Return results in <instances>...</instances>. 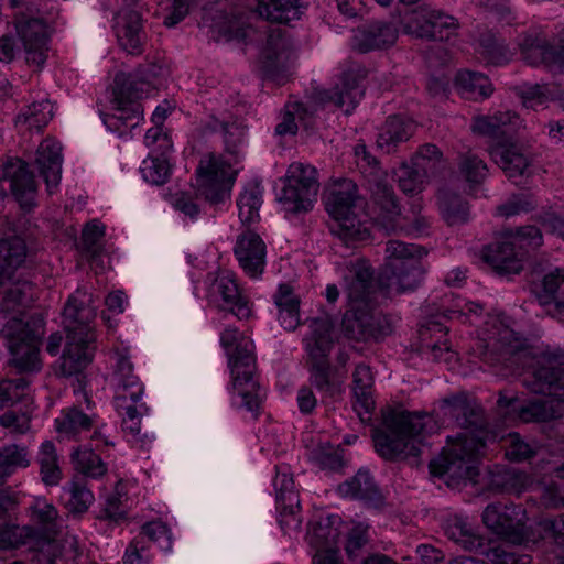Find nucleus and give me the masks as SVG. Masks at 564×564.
Returning <instances> with one entry per match:
<instances>
[{
    "mask_svg": "<svg viewBox=\"0 0 564 564\" xmlns=\"http://www.w3.org/2000/svg\"><path fill=\"white\" fill-rule=\"evenodd\" d=\"M444 403L447 414L465 432L455 438H447V446L440 457L430 462V471L457 484L462 480L476 481L479 474L478 460L487 444L496 442L499 434L489 427L484 409L476 399L462 393L445 399Z\"/></svg>",
    "mask_w": 564,
    "mask_h": 564,
    "instance_id": "f257e3e1",
    "label": "nucleus"
},
{
    "mask_svg": "<svg viewBox=\"0 0 564 564\" xmlns=\"http://www.w3.org/2000/svg\"><path fill=\"white\" fill-rule=\"evenodd\" d=\"M0 301V314L20 312L30 306L39 295V288L31 281L18 279L8 282ZM45 333V322L42 315L34 314L26 319L22 314L10 317L2 326L0 336L12 355V364L20 372H33L41 369L39 345Z\"/></svg>",
    "mask_w": 564,
    "mask_h": 564,
    "instance_id": "f03ea898",
    "label": "nucleus"
},
{
    "mask_svg": "<svg viewBox=\"0 0 564 564\" xmlns=\"http://www.w3.org/2000/svg\"><path fill=\"white\" fill-rule=\"evenodd\" d=\"M96 314L94 296L87 290L78 288L67 299L62 313L66 332V346L59 359L63 377L77 375L91 362L96 349Z\"/></svg>",
    "mask_w": 564,
    "mask_h": 564,
    "instance_id": "7ed1b4c3",
    "label": "nucleus"
},
{
    "mask_svg": "<svg viewBox=\"0 0 564 564\" xmlns=\"http://www.w3.org/2000/svg\"><path fill=\"white\" fill-rule=\"evenodd\" d=\"M381 426L372 431L377 453L388 460L412 458L416 464L424 438L435 426L433 417L390 406L381 410Z\"/></svg>",
    "mask_w": 564,
    "mask_h": 564,
    "instance_id": "20e7f679",
    "label": "nucleus"
},
{
    "mask_svg": "<svg viewBox=\"0 0 564 564\" xmlns=\"http://www.w3.org/2000/svg\"><path fill=\"white\" fill-rule=\"evenodd\" d=\"M245 133L246 128L242 124L228 122L223 128L225 154L228 159L212 153L207 161H200L196 170L198 192L212 204L224 202L235 183L236 171L232 170V164L240 159Z\"/></svg>",
    "mask_w": 564,
    "mask_h": 564,
    "instance_id": "39448f33",
    "label": "nucleus"
},
{
    "mask_svg": "<svg viewBox=\"0 0 564 564\" xmlns=\"http://www.w3.org/2000/svg\"><path fill=\"white\" fill-rule=\"evenodd\" d=\"M359 202L356 183L347 178L335 182L325 197V208L333 219L329 230L346 247L355 248L370 238L367 221L360 217Z\"/></svg>",
    "mask_w": 564,
    "mask_h": 564,
    "instance_id": "423d86ee",
    "label": "nucleus"
},
{
    "mask_svg": "<svg viewBox=\"0 0 564 564\" xmlns=\"http://www.w3.org/2000/svg\"><path fill=\"white\" fill-rule=\"evenodd\" d=\"M220 344L228 357L234 391L242 398V405L248 411H258L260 406V386L254 379L253 343L243 337L238 329L229 327L221 333Z\"/></svg>",
    "mask_w": 564,
    "mask_h": 564,
    "instance_id": "0eeeda50",
    "label": "nucleus"
},
{
    "mask_svg": "<svg viewBox=\"0 0 564 564\" xmlns=\"http://www.w3.org/2000/svg\"><path fill=\"white\" fill-rule=\"evenodd\" d=\"M311 335L303 339L308 356L310 382L327 397L341 392L343 380L336 378V369L330 366L328 356L333 349L332 323L328 318H313Z\"/></svg>",
    "mask_w": 564,
    "mask_h": 564,
    "instance_id": "6e6552de",
    "label": "nucleus"
},
{
    "mask_svg": "<svg viewBox=\"0 0 564 564\" xmlns=\"http://www.w3.org/2000/svg\"><path fill=\"white\" fill-rule=\"evenodd\" d=\"M318 188L316 169L312 165L295 162L288 169L279 200L288 212L295 214L308 212L313 207Z\"/></svg>",
    "mask_w": 564,
    "mask_h": 564,
    "instance_id": "1a4fd4ad",
    "label": "nucleus"
},
{
    "mask_svg": "<svg viewBox=\"0 0 564 564\" xmlns=\"http://www.w3.org/2000/svg\"><path fill=\"white\" fill-rule=\"evenodd\" d=\"M295 59L293 41L281 29L271 30L260 55V70L268 79L279 84L285 82Z\"/></svg>",
    "mask_w": 564,
    "mask_h": 564,
    "instance_id": "9d476101",
    "label": "nucleus"
},
{
    "mask_svg": "<svg viewBox=\"0 0 564 564\" xmlns=\"http://www.w3.org/2000/svg\"><path fill=\"white\" fill-rule=\"evenodd\" d=\"M525 520V510L513 502H492L482 512L484 524L514 544H521L527 538Z\"/></svg>",
    "mask_w": 564,
    "mask_h": 564,
    "instance_id": "9b49d317",
    "label": "nucleus"
},
{
    "mask_svg": "<svg viewBox=\"0 0 564 564\" xmlns=\"http://www.w3.org/2000/svg\"><path fill=\"white\" fill-rule=\"evenodd\" d=\"M373 307L375 303L352 306L345 313L343 330L346 337L358 341H378L392 332L389 319L373 312Z\"/></svg>",
    "mask_w": 564,
    "mask_h": 564,
    "instance_id": "f8f14e48",
    "label": "nucleus"
},
{
    "mask_svg": "<svg viewBox=\"0 0 564 564\" xmlns=\"http://www.w3.org/2000/svg\"><path fill=\"white\" fill-rule=\"evenodd\" d=\"M521 382L530 392L564 402V368L555 356H543L522 373Z\"/></svg>",
    "mask_w": 564,
    "mask_h": 564,
    "instance_id": "ddd939ff",
    "label": "nucleus"
},
{
    "mask_svg": "<svg viewBox=\"0 0 564 564\" xmlns=\"http://www.w3.org/2000/svg\"><path fill=\"white\" fill-rule=\"evenodd\" d=\"M141 0H124L117 14L116 36L122 50L131 55L143 53L147 42Z\"/></svg>",
    "mask_w": 564,
    "mask_h": 564,
    "instance_id": "4468645a",
    "label": "nucleus"
},
{
    "mask_svg": "<svg viewBox=\"0 0 564 564\" xmlns=\"http://www.w3.org/2000/svg\"><path fill=\"white\" fill-rule=\"evenodd\" d=\"M9 182V187L21 208L30 212L35 206L36 184L25 162L11 159L0 166V183ZM7 189L0 184V213L4 207Z\"/></svg>",
    "mask_w": 564,
    "mask_h": 564,
    "instance_id": "2eb2a0df",
    "label": "nucleus"
},
{
    "mask_svg": "<svg viewBox=\"0 0 564 564\" xmlns=\"http://www.w3.org/2000/svg\"><path fill=\"white\" fill-rule=\"evenodd\" d=\"M420 259L387 262L379 275L378 286L387 296L414 291L423 279Z\"/></svg>",
    "mask_w": 564,
    "mask_h": 564,
    "instance_id": "dca6fc26",
    "label": "nucleus"
},
{
    "mask_svg": "<svg viewBox=\"0 0 564 564\" xmlns=\"http://www.w3.org/2000/svg\"><path fill=\"white\" fill-rule=\"evenodd\" d=\"M488 346L486 361L492 367L501 366L500 375L508 376L527 366L530 352L510 329L505 328Z\"/></svg>",
    "mask_w": 564,
    "mask_h": 564,
    "instance_id": "f3484780",
    "label": "nucleus"
},
{
    "mask_svg": "<svg viewBox=\"0 0 564 564\" xmlns=\"http://www.w3.org/2000/svg\"><path fill=\"white\" fill-rule=\"evenodd\" d=\"M15 29L24 46L26 63L42 67L48 52V36L44 21L20 15L15 20Z\"/></svg>",
    "mask_w": 564,
    "mask_h": 564,
    "instance_id": "a211bd4d",
    "label": "nucleus"
},
{
    "mask_svg": "<svg viewBox=\"0 0 564 564\" xmlns=\"http://www.w3.org/2000/svg\"><path fill=\"white\" fill-rule=\"evenodd\" d=\"M208 301L221 311H227L239 319L251 315L250 302L245 296L236 280L230 275H221L214 280L208 290Z\"/></svg>",
    "mask_w": 564,
    "mask_h": 564,
    "instance_id": "6ab92c4d",
    "label": "nucleus"
},
{
    "mask_svg": "<svg viewBox=\"0 0 564 564\" xmlns=\"http://www.w3.org/2000/svg\"><path fill=\"white\" fill-rule=\"evenodd\" d=\"M345 281L349 308L375 303L377 284L373 278V269L367 260L350 261L347 265Z\"/></svg>",
    "mask_w": 564,
    "mask_h": 564,
    "instance_id": "aec40b11",
    "label": "nucleus"
},
{
    "mask_svg": "<svg viewBox=\"0 0 564 564\" xmlns=\"http://www.w3.org/2000/svg\"><path fill=\"white\" fill-rule=\"evenodd\" d=\"M234 254L246 274L252 279L259 278L265 267L267 246L259 234L246 229L238 235Z\"/></svg>",
    "mask_w": 564,
    "mask_h": 564,
    "instance_id": "412c9836",
    "label": "nucleus"
},
{
    "mask_svg": "<svg viewBox=\"0 0 564 564\" xmlns=\"http://www.w3.org/2000/svg\"><path fill=\"white\" fill-rule=\"evenodd\" d=\"M519 46L524 61L530 65H558L564 67V34L560 37L557 47L549 44L546 36L541 32L525 33Z\"/></svg>",
    "mask_w": 564,
    "mask_h": 564,
    "instance_id": "4be33fe9",
    "label": "nucleus"
},
{
    "mask_svg": "<svg viewBox=\"0 0 564 564\" xmlns=\"http://www.w3.org/2000/svg\"><path fill=\"white\" fill-rule=\"evenodd\" d=\"M375 219L388 234H395V225L403 215L392 185L383 181L371 187Z\"/></svg>",
    "mask_w": 564,
    "mask_h": 564,
    "instance_id": "5701e85b",
    "label": "nucleus"
},
{
    "mask_svg": "<svg viewBox=\"0 0 564 564\" xmlns=\"http://www.w3.org/2000/svg\"><path fill=\"white\" fill-rule=\"evenodd\" d=\"M481 258L498 275L518 274L523 269L524 252L508 239L484 247Z\"/></svg>",
    "mask_w": 564,
    "mask_h": 564,
    "instance_id": "b1692460",
    "label": "nucleus"
},
{
    "mask_svg": "<svg viewBox=\"0 0 564 564\" xmlns=\"http://www.w3.org/2000/svg\"><path fill=\"white\" fill-rule=\"evenodd\" d=\"M398 35V29L393 23L371 21L357 28L354 47L360 53L388 48L397 42Z\"/></svg>",
    "mask_w": 564,
    "mask_h": 564,
    "instance_id": "393cba45",
    "label": "nucleus"
},
{
    "mask_svg": "<svg viewBox=\"0 0 564 564\" xmlns=\"http://www.w3.org/2000/svg\"><path fill=\"white\" fill-rule=\"evenodd\" d=\"M365 94L360 82L355 75L346 74L341 77L340 84L318 90L316 98L322 104H332L341 109L346 115L352 112Z\"/></svg>",
    "mask_w": 564,
    "mask_h": 564,
    "instance_id": "a878e982",
    "label": "nucleus"
},
{
    "mask_svg": "<svg viewBox=\"0 0 564 564\" xmlns=\"http://www.w3.org/2000/svg\"><path fill=\"white\" fill-rule=\"evenodd\" d=\"M373 383L371 368L364 362L358 364L352 372L354 410L364 423L371 420L375 409Z\"/></svg>",
    "mask_w": 564,
    "mask_h": 564,
    "instance_id": "bb28decb",
    "label": "nucleus"
},
{
    "mask_svg": "<svg viewBox=\"0 0 564 564\" xmlns=\"http://www.w3.org/2000/svg\"><path fill=\"white\" fill-rule=\"evenodd\" d=\"M115 359L113 378L118 386L117 401L130 400L131 402H138L143 393V386L133 372V366L127 349H117L115 351Z\"/></svg>",
    "mask_w": 564,
    "mask_h": 564,
    "instance_id": "cd10ccee",
    "label": "nucleus"
},
{
    "mask_svg": "<svg viewBox=\"0 0 564 564\" xmlns=\"http://www.w3.org/2000/svg\"><path fill=\"white\" fill-rule=\"evenodd\" d=\"M62 161V145L59 142L50 138L43 140L36 151L35 165L50 193L59 184Z\"/></svg>",
    "mask_w": 564,
    "mask_h": 564,
    "instance_id": "c85d7f7f",
    "label": "nucleus"
},
{
    "mask_svg": "<svg viewBox=\"0 0 564 564\" xmlns=\"http://www.w3.org/2000/svg\"><path fill=\"white\" fill-rule=\"evenodd\" d=\"M490 155L510 180L523 176L530 165L529 155L512 142L497 143Z\"/></svg>",
    "mask_w": 564,
    "mask_h": 564,
    "instance_id": "c756f323",
    "label": "nucleus"
},
{
    "mask_svg": "<svg viewBox=\"0 0 564 564\" xmlns=\"http://www.w3.org/2000/svg\"><path fill=\"white\" fill-rule=\"evenodd\" d=\"M414 130L415 124L412 120L401 116H390L379 130L377 147L389 154L400 143L408 141L413 135Z\"/></svg>",
    "mask_w": 564,
    "mask_h": 564,
    "instance_id": "7c9ffc66",
    "label": "nucleus"
},
{
    "mask_svg": "<svg viewBox=\"0 0 564 564\" xmlns=\"http://www.w3.org/2000/svg\"><path fill=\"white\" fill-rule=\"evenodd\" d=\"M26 258V245L20 235L0 240V286L13 279L14 272Z\"/></svg>",
    "mask_w": 564,
    "mask_h": 564,
    "instance_id": "2f4dec72",
    "label": "nucleus"
},
{
    "mask_svg": "<svg viewBox=\"0 0 564 564\" xmlns=\"http://www.w3.org/2000/svg\"><path fill=\"white\" fill-rule=\"evenodd\" d=\"M338 491L344 497H351L366 502L378 505L382 501L379 488L368 470L359 469L358 473L338 486Z\"/></svg>",
    "mask_w": 564,
    "mask_h": 564,
    "instance_id": "473e14b6",
    "label": "nucleus"
},
{
    "mask_svg": "<svg viewBox=\"0 0 564 564\" xmlns=\"http://www.w3.org/2000/svg\"><path fill=\"white\" fill-rule=\"evenodd\" d=\"M443 528L446 536L465 550L474 551L482 546V538L466 517L451 516L445 520Z\"/></svg>",
    "mask_w": 564,
    "mask_h": 564,
    "instance_id": "72a5a7b5",
    "label": "nucleus"
},
{
    "mask_svg": "<svg viewBox=\"0 0 564 564\" xmlns=\"http://www.w3.org/2000/svg\"><path fill=\"white\" fill-rule=\"evenodd\" d=\"M437 204L442 218L448 226L463 225L469 220V204L457 193L449 189L438 191Z\"/></svg>",
    "mask_w": 564,
    "mask_h": 564,
    "instance_id": "f704fd0d",
    "label": "nucleus"
},
{
    "mask_svg": "<svg viewBox=\"0 0 564 564\" xmlns=\"http://www.w3.org/2000/svg\"><path fill=\"white\" fill-rule=\"evenodd\" d=\"M457 28L458 23L454 17L433 10L429 12L426 20L417 26L415 33L420 37L445 41L456 32Z\"/></svg>",
    "mask_w": 564,
    "mask_h": 564,
    "instance_id": "c9c22d12",
    "label": "nucleus"
},
{
    "mask_svg": "<svg viewBox=\"0 0 564 564\" xmlns=\"http://www.w3.org/2000/svg\"><path fill=\"white\" fill-rule=\"evenodd\" d=\"M455 86L464 98L476 101L488 98L494 91L491 82L486 75L471 70L458 72Z\"/></svg>",
    "mask_w": 564,
    "mask_h": 564,
    "instance_id": "e433bc0d",
    "label": "nucleus"
},
{
    "mask_svg": "<svg viewBox=\"0 0 564 564\" xmlns=\"http://www.w3.org/2000/svg\"><path fill=\"white\" fill-rule=\"evenodd\" d=\"M257 12L274 23H289L301 14L299 0H258Z\"/></svg>",
    "mask_w": 564,
    "mask_h": 564,
    "instance_id": "4c0bfd02",
    "label": "nucleus"
},
{
    "mask_svg": "<svg viewBox=\"0 0 564 564\" xmlns=\"http://www.w3.org/2000/svg\"><path fill=\"white\" fill-rule=\"evenodd\" d=\"M457 172L469 189L478 188L487 178L489 169L486 162L471 151L459 153L457 156Z\"/></svg>",
    "mask_w": 564,
    "mask_h": 564,
    "instance_id": "58836bf2",
    "label": "nucleus"
},
{
    "mask_svg": "<svg viewBox=\"0 0 564 564\" xmlns=\"http://www.w3.org/2000/svg\"><path fill=\"white\" fill-rule=\"evenodd\" d=\"M95 415L85 413L78 406L74 405L62 412V415L55 420L58 434L73 438L79 433L89 431L93 426Z\"/></svg>",
    "mask_w": 564,
    "mask_h": 564,
    "instance_id": "ea45409f",
    "label": "nucleus"
},
{
    "mask_svg": "<svg viewBox=\"0 0 564 564\" xmlns=\"http://www.w3.org/2000/svg\"><path fill=\"white\" fill-rule=\"evenodd\" d=\"M262 191L258 184H248L237 198L238 216L243 226L249 229L260 220Z\"/></svg>",
    "mask_w": 564,
    "mask_h": 564,
    "instance_id": "a19ab883",
    "label": "nucleus"
},
{
    "mask_svg": "<svg viewBox=\"0 0 564 564\" xmlns=\"http://www.w3.org/2000/svg\"><path fill=\"white\" fill-rule=\"evenodd\" d=\"M42 481L46 486H57L62 479V469L58 464L56 447L51 441H45L40 446L36 455Z\"/></svg>",
    "mask_w": 564,
    "mask_h": 564,
    "instance_id": "79ce46f5",
    "label": "nucleus"
},
{
    "mask_svg": "<svg viewBox=\"0 0 564 564\" xmlns=\"http://www.w3.org/2000/svg\"><path fill=\"white\" fill-rule=\"evenodd\" d=\"M105 236V226L98 220H91L86 224L82 232L83 254L91 263L98 264L104 254L102 238Z\"/></svg>",
    "mask_w": 564,
    "mask_h": 564,
    "instance_id": "37998d69",
    "label": "nucleus"
},
{
    "mask_svg": "<svg viewBox=\"0 0 564 564\" xmlns=\"http://www.w3.org/2000/svg\"><path fill=\"white\" fill-rule=\"evenodd\" d=\"M52 119V106L47 100L26 106L15 118V126L41 131Z\"/></svg>",
    "mask_w": 564,
    "mask_h": 564,
    "instance_id": "c03bdc74",
    "label": "nucleus"
},
{
    "mask_svg": "<svg viewBox=\"0 0 564 564\" xmlns=\"http://www.w3.org/2000/svg\"><path fill=\"white\" fill-rule=\"evenodd\" d=\"M338 518L327 517L326 519L319 520L313 528L310 543L317 549V551L324 550H337V543L339 539V530L334 527L335 521Z\"/></svg>",
    "mask_w": 564,
    "mask_h": 564,
    "instance_id": "a18cd8bd",
    "label": "nucleus"
},
{
    "mask_svg": "<svg viewBox=\"0 0 564 564\" xmlns=\"http://www.w3.org/2000/svg\"><path fill=\"white\" fill-rule=\"evenodd\" d=\"M116 101L117 102H138L144 93L145 79H138L132 74H118L115 78Z\"/></svg>",
    "mask_w": 564,
    "mask_h": 564,
    "instance_id": "49530a36",
    "label": "nucleus"
},
{
    "mask_svg": "<svg viewBox=\"0 0 564 564\" xmlns=\"http://www.w3.org/2000/svg\"><path fill=\"white\" fill-rule=\"evenodd\" d=\"M479 53L488 64L501 66L510 61V52L506 45L490 32L479 37Z\"/></svg>",
    "mask_w": 564,
    "mask_h": 564,
    "instance_id": "de8ad7c7",
    "label": "nucleus"
},
{
    "mask_svg": "<svg viewBox=\"0 0 564 564\" xmlns=\"http://www.w3.org/2000/svg\"><path fill=\"white\" fill-rule=\"evenodd\" d=\"M70 457L74 468L87 477L97 478L107 471L105 463L91 449L77 448Z\"/></svg>",
    "mask_w": 564,
    "mask_h": 564,
    "instance_id": "09e8293b",
    "label": "nucleus"
},
{
    "mask_svg": "<svg viewBox=\"0 0 564 564\" xmlns=\"http://www.w3.org/2000/svg\"><path fill=\"white\" fill-rule=\"evenodd\" d=\"M370 545L369 525L362 522L355 524L347 533L345 552L350 561L364 558Z\"/></svg>",
    "mask_w": 564,
    "mask_h": 564,
    "instance_id": "8fccbe9b",
    "label": "nucleus"
},
{
    "mask_svg": "<svg viewBox=\"0 0 564 564\" xmlns=\"http://www.w3.org/2000/svg\"><path fill=\"white\" fill-rule=\"evenodd\" d=\"M422 205L415 200L412 203L406 215H402L395 225V232H404L408 235H423L430 227L427 217L421 215Z\"/></svg>",
    "mask_w": 564,
    "mask_h": 564,
    "instance_id": "3c124183",
    "label": "nucleus"
},
{
    "mask_svg": "<svg viewBox=\"0 0 564 564\" xmlns=\"http://www.w3.org/2000/svg\"><path fill=\"white\" fill-rule=\"evenodd\" d=\"M140 172L147 182L163 185L170 178L171 165L164 155H149L143 160Z\"/></svg>",
    "mask_w": 564,
    "mask_h": 564,
    "instance_id": "603ef678",
    "label": "nucleus"
},
{
    "mask_svg": "<svg viewBox=\"0 0 564 564\" xmlns=\"http://www.w3.org/2000/svg\"><path fill=\"white\" fill-rule=\"evenodd\" d=\"M65 489L69 494V499L65 507L73 516H80L85 513L94 502L95 498L93 492L83 481H72Z\"/></svg>",
    "mask_w": 564,
    "mask_h": 564,
    "instance_id": "864d4df0",
    "label": "nucleus"
},
{
    "mask_svg": "<svg viewBox=\"0 0 564 564\" xmlns=\"http://www.w3.org/2000/svg\"><path fill=\"white\" fill-rule=\"evenodd\" d=\"M443 162V153L441 150L431 143H426L419 148L412 156L411 163L427 176L434 175Z\"/></svg>",
    "mask_w": 564,
    "mask_h": 564,
    "instance_id": "5fc2aeb1",
    "label": "nucleus"
},
{
    "mask_svg": "<svg viewBox=\"0 0 564 564\" xmlns=\"http://www.w3.org/2000/svg\"><path fill=\"white\" fill-rule=\"evenodd\" d=\"M29 466L28 451L18 445H10L0 451V484L10 476L17 467Z\"/></svg>",
    "mask_w": 564,
    "mask_h": 564,
    "instance_id": "6e6d98bb",
    "label": "nucleus"
},
{
    "mask_svg": "<svg viewBox=\"0 0 564 564\" xmlns=\"http://www.w3.org/2000/svg\"><path fill=\"white\" fill-rule=\"evenodd\" d=\"M429 176L415 165L403 164L398 172L399 187L404 194L414 195L423 189V184Z\"/></svg>",
    "mask_w": 564,
    "mask_h": 564,
    "instance_id": "4d7b16f0",
    "label": "nucleus"
},
{
    "mask_svg": "<svg viewBox=\"0 0 564 564\" xmlns=\"http://www.w3.org/2000/svg\"><path fill=\"white\" fill-rule=\"evenodd\" d=\"M116 115H105L104 123L107 126L113 124L111 121H120L123 126L134 128L142 119L143 108L139 102H117Z\"/></svg>",
    "mask_w": 564,
    "mask_h": 564,
    "instance_id": "13d9d810",
    "label": "nucleus"
},
{
    "mask_svg": "<svg viewBox=\"0 0 564 564\" xmlns=\"http://www.w3.org/2000/svg\"><path fill=\"white\" fill-rule=\"evenodd\" d=\"M138 535H143L144 541L154 543L162 551H169L172 547V536L170 529L162 521H151L142 525Z\"/></svg>",
    "mask_w": 564,
    "mask_h": 564,
    "instance_id": "bf43d9fd",
    "label": "nucleus"
},
{
    "mask_svg": "<svg viewBox=\"0 0 564 564\" xmlns=\"http://www.w3.org/2000/svg\"><path fill=\"white\" fill-rule=\"evenodd\" d=\"M564 282V269L555 268L544 275L541 291H536V299L541 305H550L556 302V293Z\"/></svg>",
    "mask_w": 564,
    "mask_h": 564,
    "instance_id": "052dcab7",
    "label": "nucleus"
},
{
    "mask_svg": "<svg viewBox=\"0 0 564 564\" xmlns=\"http://www.w3.org/2000/svg\"><path fill=\"white\" fill-rule=\"evenodd\" d=\"M307 113V109L301 102L286 104L282 121L275 127L276 134H295L297 132L296 119L304 121Z\"/></svg>",
    "mask_w": 564,
    "mask_h": 564,
    "instance_id": "680f3d73",
    "label": "nucleus"
},
{
    "mask_svg": "<svg viewBox=\"0 0 564 564\" xmlns=\"http://www.w3.org/2000/svg\"><path fill=\"white\" fill-rule=\"evenodd\" d=\"M312 460L322 469L338 470L343 466V456L338 447L329 444L317 446L311 452Z\"/></svg>",
    "mask_w": 564,
    "mask_h": 564,
    "instance_id": "e2e57ef3",
    "label": "nucleus"
},
{
    "mask_svg": "<svg viewBox=\"0 0 564 564\" xmlns=\"http://www.w3.org/2000/svg\"><path fill=\"white\" fill-rule=\"evenodd\" d=\"M57 517L56 508L44 499L36 500L31 507L32 521L47 532L56 527Z\"/></svg>",
    "mask_w": 564,
    "mask_h": 564,
    "instance_id": "0e129e2a",
    "label": "nucleus"
},
{
    "mask_svg": "<svg viewBox=\"0 0 564 564\" xmlns=\"http://www.w3.org/2000/svg\"><path fill=\"white\" fill-rule=\"evenodd\" d=\"M539 539L554 543L558 546L564 544V519L545 518L536 523Z\"/></svg>",
    "mask_w": 564,
    "mask_h": 564,
    "instance_id": "69168bd1",
    "label": "nucleus"
},
{
    "mask_svg": "<svg viewBox=\"0 0 564 564\" xmlns=\"http://www.w3.org/2000/svg\"><path fill=\"white\" fill-rule=\"evenodd\" d=\"M506 457L511 462H523L535 456V448L524 442L518 433H510L505 440Z\"/></svg>",
    "mask_w": 564,
    "mask_h": 564,
    "instance_id": "338daca9",
    "label": "nucleus"
},
{
    "mask_svg": "<svg viewBox=\"0 0 564 564\" xmlns=\"http://www.w3.org/2000/svg\"><path fill=\"white\" fill-rule=\"evenodd\" d=\"M149 547V543L144 541V536L137 535L126 549L123 564H149L151 561Z\"/></svg>",
    "mask_w": 564,
    "mask_h": 564,
    "instance_id": "774afa93",
    "label": "nucleus"
}]
</instances>
